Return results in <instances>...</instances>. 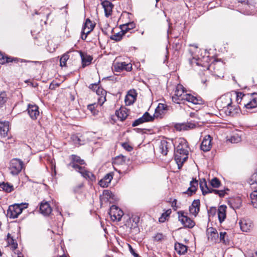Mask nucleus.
Returning <instances> with one entry per match:
<instances>
[{"label": "nucleus", "mask_w": 257, "mask_h": 257, "mask_svg": "<svg viewBox=\"0 0 257 257\" xmlns=\"http://www.w3.org/2000/svg\"><path fill=\"white\" fill-rule=\"evenodd\" d=\"M172 101L176 103H184L186 101L193 104L200 103V100L196 97L187 93L181 85H178L175 90L174 94L172 97Z\"/></svg>", "instance_id": "f257e3e1"}, {"label": "nucleus", "mask_w": 257, "mask_h": 257, "mask_svg": "<svg viewBox=\"0 0 257 257\" xmlns=\"http://www.w3.org/2000/svg\"><path fill=\"white\" fill-rule=\"evenodd\" d=\"M231 93H228L222 95L216 101V106L224 109L228 115H233L234 113L238 111V106L233 102Z\"/></svg>", "instance_id": "f03ea898"}, {"label": "nucleus", "mask_w": 257, "mask_h": 257, "mask_svg": "<svg viewBox=\"0 0 257 257\" xmlns=\"http://www.w3.org/2000/svg\"><path fill=\"white\" fill-rule=\"evenodd\" d=\"M179 144L177 146L175 151V160L178 165L179 169H180L183 163L188 159V144L186 140L180 139L178 141Z\"/></svg>", "instance_id": "7ed1b4c3"}, {"label": "nucleus", "mask_w": 257, "mask_h": 257, "mask_svg": "<svg viewBox=\"0 0 257 257\" xmlns=\"http://www.w3.org/2000/svg\"><path fill=\"white\" fill-rule=\"evenodd\" d=\"M24 167L23 162L19 159H13L10 162V173L13 176L18 175Z\"/></svg>", "instance_id": "20e7f679"}, {"label": "nucleus", "mask_w": 257, "mask_h": 257, "mask_svg": "<svg viewBox=\"0 0 257 257\" xmlns=\"http://www.w3.org/2000/svg\"><path fill=\"white\" fill-rule=\"evenodd\" d=\"M245 108L250 110L257 107V93L246 94L243 99V105Z\"/></svg>", "instance_id": "39448f33"}, {"label": "nucleus", "mask_w": 257, "mask_h": 257, "mask_svg": "<svg viewBox=\"0 0 257 257\" xmlns=\"http://www.w3.org/2000/svg\"><path fill=\"white\" fill-rule=\"evenodd\" d=\"M178 219L185 227L193 228L195 225V222L188 217L186 214L183 211L178 212Z\"/></svg>", "instance_id": "423d86ee"}, {"label": "nucleus", "mask_w": 257, "mask_h": 257, "mask_svg": "<svg viewBox=\"0 0 257 257\" xmlns=\"http://www.w3.org/2000/svg\"><path fill=\"white\" fill-rule=\"evenodd\" d=\"M22 205L15 204L10 206L7 211V216L10 218H16L22 213Z\"/></svg>", "instance_id": "0eeeda50"}, {"label": "nucleus", "mask_w": 257, "mask_h": 257, "mask_svg": "<svg viewBox=\"0 0 257 257\" xmlns=\"http://www.w3.org/2000/svg\"><path fill=\"white\" fill-rule=\"evenodd\" d=\"M109 214L113 221H119L123 215V212L117 206L113 205L110 208Z\"/></svg>", "instance_id": "6e6552de"}, {"label": "nucleus", "mask_w": 257, "mask_h": 257, "mask_svg": "<svg viewBox=\"0 0 257 257\" xmlns=\"http://www.w3.org/2000/svg\"><path fill=\"white\" fill-rule=\"evenodd\" d=\"M71 160L72 161L69 163L68 166L69 167H72L77 171H78L79 170L82 169V168L84 167L82 165L85 164L84 161L81 159L79 156L74 155H72Z\"/></svg>", "instance_id": "1a4fd4ad"}, {"label": "nucleus", "mask_w": 257, "mask_h": 257, "mask_svg": "<svg viewBox=\"0 0 257 257\" xmlns=\"http://www.w3.org/2000/svg\"><path fill=\"white\" fill-rule=\"evenodd\" d=\"M197 123L191 121L186 123H177L175 125V128L179 131H188L195 128Z\"/></svg>", "instance_id": "9d476101"}, {"label": "nucleus", "mask_w": 257, "mask_h": 257, "mask_svg": "<svg viewBox=\"0 0 257 257\" xmlns=\"http://www.w3.org/2000/svg\"><path fill=\"white\" fill-rule=\"evenodd\" d=\"M206 234L207 235L208 239L213 243H215L217 241L219 237V235L217 230L213 227H209L207 229Z\"/></svg>", "instance_id": "9b49d317"}, {"label": "nucleus", "mask_w": 257, "mask_h": 257, "mask_svg": "<svg viewBox=\"0 0 257 257\" xmlns=\"http://www.w3.org/2000/svg\"><path fill=\"white\" fill-rule=\"evenodd\" d=\"M114 69L117 72H120L122 70L130 71L132 69V65L131 63H127L125 62H117L114 64Z\"/></svg>", "instance_id": "f8f14e48"}, {"label": "nucleus", "mask_w": 257, "mask_h": 257, "mask_svg": "<svg viewBox=\"0 0 257 257\" xmlns=\"http://www.w3.org/2000/svg\"><path fill=\"white\" fill-rule=\"evenodd\" d=\"M27 110L30 116L33 119H36L39 116V107L35 104H29Z\"/></svg>", "instance_id": "ddd939ff"}, {"label": "nucleus", "mask_w": 257, "mask_h": 257, "mask_svg": "<svg viewBox=\"0 0 257 257\" xmlns=\"http://www.w3.org/2000/svg\"><path fill=\"white\" fill-rule=\"evenodd\" d=\"M52 209L48 202L43 201L40 205V211L41 214L45 216H48L50 214Z\"/></svg>", "instance_id": "4468645a"}, {"label": "nucleus", "mask_w": 257, "mask_h": 257, "mask_svg": "<svg viewBox=\"0 0 257 257\" xmlns=\"http://www.w3.org/2000/svg\"><path fill=\"white\" fill-rule=\"evenodd\" d=\"M168 109V107L167 105L159 103L157 107L156 108L154 113V117L157 118H161L162 116L166 113Z\"/></svg>", "instance_id": "2eb2a0df"}, {"label": "nucleus", "mask_w": 257, "mask_h": 257, "mask_svg": "<svg viewBox=\"0 0 257 257\" xmlns=\"http://www.w3.org/2000/svg\"><path fill=\"white\" fill-rule=\"evenodd\" d=\"M211 148V140L209 135L206 136L200 145V149L204 152L209 151Z\"/></svg>", "instance_id": "dca6fc26"}, {"label": "nucleus", "mask_w": 257, "mask_h": 257, "mask_svg": "<svg viewBox=\"0 0 257 257\" xmlns=\"http://www.w3.org/2000/svg\"><path fill=\"white\" fill-rule=\"evenodd\" d=\"M239 223L242 231L248 232L252 228V223L250 220L242 219L240 220Z\"/></svg>", "instance_id": "f3484780"}, {"label": "nucleus", "mask_w": 257, "mask_h": 257, "mask_svg": "<svg viewBox=\"0 0 257 257\" xmlns=\"http://www.w3.org/2000/svg\"><path fill=\"white\" fill-rule=\"evenodd\" d=\"M101 5L104 9L105 16L108 17L111 15L113 5L109 1L105 0L102 2Z\"/></svg>", "instance_id": "a211bd4d"}, {"label": "nucleus", "mask_w": 257, "mask_h": 257, "mask_svg": "<svg viewBox=\"0 0 257 257\" xmlns=\"http://www.w3.org/2000/svg\"><path fill=\"white\" fill-rule=\"evenodd\" d=\"M137 93L134 90H130L125 97V103L126 105H130L134 103L136 99Z\"/></svg>", "instance_id": "6ab92c4d"}, {"label": "nucleus", "mask_w": 257, "mask_h": 257, "mask_svg": "<svg viewBox=\"0 0 257 257\" xmlns=\"http://www.w3.org/2000/svg\"><path fill=\"white\" fill-rule=\"evenodd\" d=\"M199 210L200 201L199 200H195L189 207V211L192 215L196 217L199 212Z\"/></svg>", "instance_id": "aec40b11"}, {"label": "nucleus", "mask_w": 257, "mask_h": 257, "mask_svg": "<svg viewBox=\"0 0 257 257\" xmlns=\"http://www.w3.org/2000/svg\"><path fill=\"white\" fill-rule=\"evenodd\" d=\"M94 27L92 22L89 19H87L83 26L82 33L88 35L93 30Z\"/></svg>", "instance_id": "412c9836"}, {"label": "nucleus", "mask_w": 257, "mask_h": 257, "mask_svg": "<svg viewBox=\"0 0 257 257\" xmlns=\"http://www.w3.org/2000/svg\"><path fill=\"white\" fill-rule=\"evenodd\" d=\"M113 178V174L109 173L106 174L102 179L99 182V185L103 187H107L110 184L111 181Z\"/></svg>", "instance_id": "4be33fe9"}, {"label": "nucleus", "mask_w": 257, "mask_h": 257, "mask_svg": "<svg viewBox=\"0 0 257 257\" xmlns=\"http://www.w3.org/2000/svg\"><path fill=\"white\" fill-rule=\"evenodd\" d=\"M232 100L235 99L237 104L243 105V99L246 94H244L240 92L234 91L231 92Z\"/></svg>", "instance_id": "5701e85b"}, {"label": "nucleus", "mask_w": 257, "mask_h": 257, "mask_svg": "<svg viewBox=\"0 0 257 257\" xmlns=\"http://www.w3.org/2000/svg\"><path fill=\"white\" fill-rule=\"evenodd\" d=\"M78 172H79L86 179L91 181H94L95 180V176L91 172L86 170L84 166L82 168V169L79 170Z\"/></svg>", "instance_id": "b1692460"}, {"label": "nucleus", "mask_w": 257, "mask_h": 257, "mask_svg": "<svg viewBox=\"0 0 257 257\" xmlns=\"http://www.w3.org/2000/svg\"><path fill=\"white\" fill-rule=\"evenodd\" d=\"M226 206L221 205L217 210L218 217L220 223H222L226 218Z\"/></svg>", "instance_id": "393cba45"}, {"label": "nucleus", "mask_w": 257, "mask_h": 257, "mask_svg": "<svg viewBox=\"0 0 257 257\" xmlns=\"http://www.w3.org/2000/svg\"><path fill=\"white\" fill-rule=\"evenodd\" d=\"M115 114L120 119V120H124L128 116V110L124 107H121L119 110H116Z\"/></svg>", "instance_id": "a878e982"}, {"label": "nucleus", "mask_w": 257, "mask_h": 257, "mask_svg": "<svg viewBox=\"0 0 257 257\" xmlns=\"http://www.w3.org/2000/svg\"><path fill=\"white\" fill-rule=\"evenodd\" d=\"M170 145L171 144L167 142L166 140H163L161 142L159 148L163 155L165 156L167 154Z\"/></svg>", "instance_id": "bb28decb"}, {"label": "nucleus", "mask_w": 257, "mask_h": 257, "mask_svg": "<svg viewBox=\"0 0 257 257\" xmlns=\"http://www.w3.org/2000/svg\"><path fill=\"white\" fill-rule=\"evenodd\" d=\"M175 249L178 254H184L187 252V247L183 244L176 243L175 244Z\"/></svg>", "instance_id": "cd10ccee"}, {"label": "nucleus", "mask_w": 257, "mask_h": 257, "mask_svg": "<svg viewBox=\"0 0 257 257\" xmlns=\"http://www.w3.org/2000/svg\"><path fill=\"white\" fill-rule=\"evenodd\" d=\"M81 57L82 60V64L83 67H84L88 65H89L92 60V58L91 56L87 55H84L83 53H81Z\"/></svg>", "instance_id": "c85d7f7f"}, {"label": "nucleus", "mask_w": 257, "mask_h": 257, "mask_svg": "<svg viewBox=\"0 0 257 257\" xmlns=\"http://www.w3.org/2000/svg\"><path fill=\"white\" fill-rule=\"evenodd\" d=\"M17 58H13L11 57H8L5 55V54L0 52V63L4 64L5 63H9L13 61H17Z\"/></svg>", "instance_id": "c756f323"}, {"label": "nucleus", "mask_w": 257, "mask_h": 257, "mask_svg": "<svg viewBox=\"0 0 257 257\" xmlns=\"http://www.w3.org/2000/svg\"><path fill=\"white\" fill-rule=\"evenodd\" d=\"M198 187V181L196 180H192L190 182V187L188 188L187 193L191 195L193 193H195Z\"/></svg>", "instance_id": "7c9ffc66"}, {"label": "nucleus", "mask_w": 257, "mask_h": 257, "mask_svg": "<svg viewBox=\"0 0 257 257\" xmlns=\"http://www.w3.org/2000/svg\"><path fill=\"white\" fill-rule=\"evenodd\" d=\"M200 187L202 191L203 194L208 193L210 188L208 187L207 185V182L204 179L200 180Z\"/></svg>", "instance_id": "2f4dec72"}, {"label": "nucleus", "mask_w": 257, "mask_h": 257, "mask_svg": "<svg viewBox=\"0 0 257 257\" xmlns=\"http://www.w3.org/2000/svg\"><path fill=\"white\" fill-rule=\"evenodd\" d=\"M0 189H2L7 192H11L14 190V187L8 183L3 182L0 184Z\"/></svg>", "instance_id": "473e14b6"}, {"label": "nucleus", "mask_w": 257, "mask_h": 257, "mask_svg": "<svg viewBox=\"0 0 257 257\" xmlns=\"http://www.w3.org/2000/svg\"><path fill=\"white\" fill-rule=\"evenodd\" d=\"M70 51L67 52L64 54L60 59V66H65L66 65V62L69 58V53Z\"/></svg>", "instance_id": "72a5a7b5"}, {"label": "nucleus", "mask_w": 257, "mask_h": 257, "mask_svg": "<svg viewBox=\"0 0 257 257\" xmlns=\"http://www.w3.org/2000/svg\"><path fill=\"white\" fill-rule=\"evenodd\" d=\"M219 239L224 244H228L229 243V239L228 238V235L226 232H220Z\"/></svg>", "instance_id": "f704fd0d"}, {"label": "nucleus", "mask_w": 257, "mask_h": 257, "mask_svg": "<svg viewBox=\"0 0 257 257\" xmlns=\"http://www.w3.org/2000/svg\"><path fill=\"white\" fill-rule=\"evenodd\" d=\"M125 33L124 32L121 30V31H120L118 33H115L112 36H110V39L113 40H115L116 41H119L120 40H121L122 36L124 35Z\"/></svg>", "instance_id": "c9c22d12"}, {"label": "nucleus", "mask_w": 257, "mask_h": 257, "mask_svg": "<svg viewBox=\"0 0 257 257\" xmlns=\"http://www.w3.org/2000/svg\"><path fill=\"white\" fill-rule=\"evenodd\" d=\"M135 24L134 22L127 23L125 25H124L122 28L121 30L124 32V33L125 34L129 30H132L133 28L135 27Z\"/></svg>", "instance_id": "e433bc0d"}, {"label": "nucleus", "mask_w": 257, "mask_h": 257, "mask_svg": "<svg viewBox=\"0 0 257 257\" xmlns=\"http://www.w3.org/2000/svg\"><path fill=\"white\" fill-rule=\"evenodd\" d=\"M250 197L252 205L254 208H257V190L252 192Z\"/></svg>", "instance_id": "4c0bfd02"}, {"label": "nucleus", "mask_w": 257, "mask_h": 257, "mask_svg": "<svg viewBox=\"0 0 257 257\" xmlns=\"http://www.w3.org/2000/svg\"><path fill=\"white\" fill-rule=\"evenodd\" d=\"M9 128L8 126L3 123H0V136L5 137L7 136Z\"/></svg>", "instance_id": "58836bf2"}, {"label": "nucleus", "mask_w": 257, "mask_h": 257, "mask_svg": "<svg viewBox=\"0 0 257 257\" xmlns=\"http://www.w3.org/2000/svg\"><path fill=\"white\" fill-rule=\"evenodd\" d=\"M8 100L7 94L5 92L0 93V108L3 107Z\"/></svg>", "instance_id": "ea45409f"}, {"label": "nucleus", "mask_w": 257, "mask_h": 257, "mask_svg": "<svg viewBox=\"0 0 257 257\" xmlns=\"http://www.w3.org/2000/svg\"><path fill=\"white\" fill-rule=\"evenodd\" d=\"M126 159V158L123 156H118L115 158L114 163L118 165H123L125 163Z\"/></svg>", "instance_id": "a19ab883"}, {"label": "nucleus", "mask_w": 257, "mask_h": 257, "mask_svg": "<svg viewBox=\"0 0 257 257\" xmlns=\"http://www.w3.org/2000/svg\"><path fill=\"white\" fill-rule=\"evenodd\" d=\"M228 140L231 143H238L241 141V137L238 134H235Z\"/></svg>", "instance_id": "79ce46f5"}, {"label": "nucleus", "mask_w": 257, "mask_h": 257, "mask_svg": "<svg viewBox=\"0 0 257 257\" xmlns=\"http://www.w3.org/2000/svg\"><path fill=\"white\" fill-rule=\"evenodd\" d=\"M142 117L145 122H149L153 121L155 117H154V115L152 116L148 112H146Z\"/></svg>", "instance_id": "37998d69"}, {"label": "nucleus", "mask_w": 257, "mask_h": 257, "mask_svg": "<svg viewBox=\"0 0 257 257\" xmlns=\"http://www.w3.org/2000/svg\"><path fill=\"white\" fill-rule=\"evenodd\" d=\"M96 104H91L87 106L88 109L91 112L93 115H96L98 114V111L95 109Z\"/></svg>", "instance_id": "c03bdc74"}, {"label": "nucleus", "mask_w": 257, "mask_h": 257, "mask_svg": "<svg viewBox=\"0 0 257 257\" xmlns=\"http://www.w3.org/2000/svg\"><path fill=\"white\" fill-rule=\"evenodd\" d=\"M71 139L73 143L75 144L82 145L84 144L83 142H81V140L78 135H72L71 137Z\"/></svg>", "instance_id": "a18cd8bd"}, {"label": "nucleus", "mask_w": 257, "mask_h": 257, "mask_svg": "<svg viewBox=\"0 0 257 257\" xmlns=\"http://www.w3.org/2000/svg\"><path fill=\"white\" fill-rule=\"evenodd\" d=\"M210 184L214 188H218L220 185V182L217 178H214L211 180Z\"/></svg>", "instance_id": "49530a36"}, {"label": "nucleus", "mask_w": 257, "mask_h": 257, "mask_svg": "<svg viewBox=\"0 0 257 257\" xmlns=\"http://www.w3.org/2000/svg\"><path fill=\"white\" fill-rule=\"evenodd\" d=\"M171 213L170 209L167 210L165 213H163L161 217L159 218V221L163 222L165 221L166 217L169 216Z\"/></svg>", "instance_id": "de8ad7c7"}, {"label": "nucleus", "mask_w": 257, "mask_h": 257, "mask_svg": "<svg viewBox=\"0 0 257 257\" xmlns=\"http://www.w3.org/2000/svg\"><path fill=\"white\" fill-rule=\"evenodd\" d=\"M96 93L99 96L106 95V92L102 88L98 87L96 90Z\"/></svg>", "instance_id": "09e8293b"}, {"label": "nucleus", "mask_w": 257, "mask_h": 257, "mask_svg": "<svg viewBox=\"0 0 257 257\" xmlns=\"http://www.w3.org/2000/svg\"><path fill=\"white\" fill-rule=\"evenodd\" d=\"M190 63L191 64L195 63L197 65H202V64L200 61V58L198 56H193L192 60H190Z\"/></svg>", "instance_id": "8fccbe9b"}, {"label": "nucleus", "mask_w": 257, "mask_h": 257, "mask_svg": "<svg viewBox=\"0 0 257 257\" xmlns=\"http://www.w3.org/2000/svg\"><path fill=\"white\" fill-rule=\"evenodd\" d=\"M122 148L128 152H131L133 150V147L127 143H123L121 144Z\"/></svg>", "instance_id": "3c124183"}, {"label": "nucleus", "mask_w": 257, "mask_h": 257, "mask_svg": "<svg viewBox=\"0 0 257 257\" xmlns=\"http://www.w3.org/2000/svg\"><path fill=\"white\" fill-rule=\"evenodd\" d=\"M164 235L160 233H157L154 236V239L155 240L157 241H161L162 240L164 239Z\"/></svg>", "instance_id": "603ef678"}, {"label": "nucleus", "mask_w": 257, "mask_h": 257, "mask_svg": "<svg viewBox=\"0 0 257 257\" xmlns=\"http://www.w3.org/2000/svg\"><path fill=\"white\" fill-rule=\"evenodd\" d=\"M145 122L144 119L142 118V117H140L137 119H136L132 124V125L133 126H137L141 123H143Z\"/></svg>", "instance_id": "864d4df0"}, {"label": "nucleus", "mask_w": 257, "mask_h": 257, "mask_svg": "<svg viewBox=\"0 0 257 257\" xmlns=\"http://www.w3.org/2000/svg\"><path fill=\"white\" fill-rule=\"evenodd\" d=\"M8 244L9 245H12V247L14 249L17 247V243L15 242L14 239L12 238H10V239L7 240Z\"/></svg>", "instance_id": "5fc2aeb1"}, {"label": "nucleus", "mask_w": 257, "mask_h": 257, "mask_svg": "<svg viewBox=\"0 0 257 257\" xmlns=\"http://www.w3.org/2000/svg\"><path fill=\"white\" fill-rule=\"evenodd\" d=\"M105 96L106 95H102V96H99L98 97V98H97L98 103L100 106H101L104 103V102L106 101Z\"/></svg>", "instance_id": "6e6d98bb"}, {"label": "nucleus", "mask_w": 257, "mask_h": 257, "mask_svg": "<svg viewBox=\"0 0 257 257\" xmlns=\"http://www.w3.org/2000/svg\"><path fill=\"white\" fill-rule=\"evenodd\" d=\"M83 183H81L78 184L74 188V191L75 192H77L79 191V190L83 187Z\"/></svg>", "instance_id": "4d7b16f0"}, {"label": "nucleus", "mask_w": 257, "mask_h": 257, "mask_svg": "<svg viewBox=\"0 0 257 257\" xmlns=\"http://www.w3.org/2000/svg\"><path fill=\"white\" fill-rule=\"evenodd\" d=\"M216 208H215V207H211V208H210V209L208 211L209 216L210 215L213 216L214 215H215V214L216 213Z\"/></svg>", "instance_id": "13d9d810"}, {"label": "nucleus", "mask_w": 257, "mask_h": 257, "mask_svg": "<svg viewBox=\"0 0 257 257\" xmlns=\"http://www.w3.org/2000/svg\"><path fill=\"white\" fill-rule=\"evenodd\" d=\"M98 87V85L97 84H96V83L91 84L89 86V88L92 89V90H95L97 89Z\"/></svg>", "instance_id": "bf43d9fd"}, {"label": "nucleus", "mask_w": 257, "mask_h": 257, "mask_svg": "<svg viewBox=\"0 0 257 257\" xmlns=\"http://www.w3.org/2000/svg\"><path fill=\"white\" fill-rule=\"evenodd\" d=\"M219 193L217 195H218L220 197H223L225 195V191L224 190H219Z\"/></svg>", "instance_id": "052dcab7"}, {"label": "nucleus", "mask_w": 257, "mask_h": 257, "mask_svg": "<svg viewBox=\"0 0 257 257\" xmlns=\"http://www.w3.org/2000/svg\"><path fill=\"white\" fill-rule=\"evenodd\" d=\"M219 190H215V189H212V188H210V191L209 192V193H214V194H218V193H219Z\"/></svg>", "instance_id": "680f3d73"}, {"label": "nucleus", "mask_w": 257, "mask_h": 257, "mask_svg": "<svg viewBox=\"0 0 257 257\" xmlns=\"http://www.w3.org/2000/svg\"><path fill=\"white\" fill-rule=\"evenodd\" d=\"M131 250L132 253L134 255L135 257H139V254H137V253H136L135 252V251L132 249V247H131Z\"/></svg>", "instance_id": "e2e57ef3"}, {"label": "nucleus", "mask_w": 257, "mask_h": 257, "mask_svg": "<svg viewBox=\"0 0 257 257\" xmlns=\"http://www.w3.org/2000/svg\"><path fill=\"white\" fill-rule=\"evenodd\" d=\"M177 204V200L176 199L174 200V201L172 202V206L174 207H176Z\"/></svg>", "instance_id": "0e129e2a"}, {"label": "nucleus", "mask_w": 257, "mask_h": 257, "mask_svg": "<svg viewBox=\"0 0 257 257\" xmlns=\"http://www.w3.org/2000/svg\"><path fill=\"white\" fill-rule=\"evenodd\" d=\"M87 35L86 34H83V33H82V35H81V38L83 40H85L86 39V37H87Z\"/></svg>", "instance_id": "69168bd1"}, {"label": "nucleus", "mask_w": 257, "mask_h": 257, "mask_svg": "<svg viewBox=\"0 0 257 257\" xmlns=\"http://www.w3.org/2000/svg\"><path fill=\"white\" fill-rule=\"evenodd\" d=\"M190 46L194 49H196V50L198 49V47L196 45H190Z\"/></svg>", "instance_id": "338daca9"}, {"label": "nucleus", "mask_w": 257, "mask_h": 257, "mask_svg": "<svg viewBox=\"0 0 257 257\" xmlns=\"http://www.w3.org/2000/svg\"><path fill=\"white\" fill-rule=\"evenodd\" d=\"M139 218L138 217H135L133 219V221H135V225H137V221H139Z\"/></svg>", "instance_id": "774afa93"}]
</instances>
